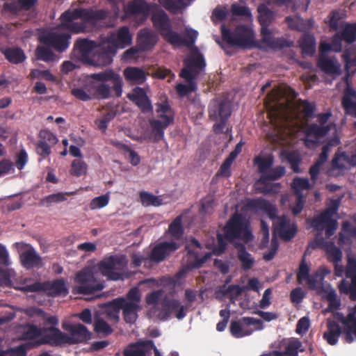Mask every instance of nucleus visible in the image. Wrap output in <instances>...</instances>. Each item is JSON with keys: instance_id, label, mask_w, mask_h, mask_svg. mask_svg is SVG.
<instances>
[{"instance_id": "nucleus-1", "label": "nucleus", "mask_w": 356, "mask_h": 356, "mask_svg": "<svg viewBox=\"0 0 356 356\" xmlns=\"http://www.w3.org/2000/svg\"><path fill=\"white\" fill-rule=\"evenodd\" d=\"M327 209L319 215L307 218L306 222L317 232L312 247L323 249L327 253L328 260L334 263V241H327L323 237L324 230L327 238L334 234V197H330Z\"/></svg>"}, {"instance_id": "nucleus-2", "label": "nucleus", "mask_w": 356, "mask_h": 356, "mask_svg": "<svg viewBox=\"0 0 356 356\" xmlns=\"http://www.w3.org/2000/svg\"><path fill=\"white\" fill-rule=\"evenodd\" d=\"M245 206L248 211H261L266 213L270 219L275 220L273 222L274 232L282 239L289 241L296 236L297 227L294 224L290 223V220L286 216L277 217V208L269 201L262 197L248 199Z\"/></svg>"}, {"instance_id": "nucleus-3", "label": "nucleus", "mask_w": 356, "mask_h": 356, "mask_svg": "<svg viewBox=\"0 0 356 356\" xmlns=\"http://www.w3.org/2000/svg\"><path fill=\"white\" fill-rule=\"evenodd\" d=\"M154 26L159 31L162 38L169 44L173 46L193 45L197 38L198 33L192 29H186L185 37H181L177 32L172 30V26L168 14L163 10H160L152 17Z\"/></svg>"}, {"instance_id": "nucleus-4", "label": "nucleus", "mask_w": 356, "mask_h": 356, "mask_svg": "<svg viewBox=\"0 0 356 356\" xmlns=\"http://www.w3.org/2000/svg\"><path fill=\"white\" fill-rule=\"evenodd\" d=\"M257 11L259 13L258 21L261 26V42L264 44L265 47L273 49H282L285 47H291L293 46V41L287 40L283 37H273V31L269 28V26L276 19L277 14L275 11L270 9L264 3L260 4L258 6Z\"/></svg>"}, {"instance_id": "nucleus-5", "label": "nucleus", "mask_w": 356, "mask_h": 356, "mask_svg": "<svg viewBox=\"0 0 356 356\" xmlns=\"http://www.w3.org/2000/svg\"><path fill=\"white\" fill-rule=\"evenodd\" d=\"M222 40L230 47L242 49H252L257 47L264 49V44L255 40L253 29L246 24H239L233 31L227 29L225 25L220 27Z\"/></svg>"}, {"instance_id": "nucleus-6", "label": "nucleus", "mask_w": 356, "mask_h": 356, "mask_svg": "<svg viewBox=\"0 0 356 356\" xmlns=\"http://www.w3.org/2000/svg\"><path fill=\"white\" fill-rule=\"evenodd\" d=\"M217 238L220 247L224 250L226 246L225 240L232 243L236 239H240L248 243L252 240L253 235L249 229L248 222L243 216L234 213L225 224L224 234H218Z\"/></svg>"}, {"instance_id": "nucleus-7", "label": "nucleus", "mask_w": 356, "mask_h": 356, "mask_svg": "<svg viewBox=\"0 0 356 356\" xmlns=\"http://www.w3.org/2000/svg\"><path fill=\"white\" fill-rule=\"evenodd\" d=\"M184 65L179 76L187 82L188 85L178 83L176 86V91L180 97H184L197 90L195 79L204 70L206 63L203 55L198 54L184 60Z\"/></svg>"}, {"instance_id": "nucleus-8", "label": "nucleus", "mask_w": 356, "mask_h": 356, "mask_svg": "<svg viewBox=\"0 0 356 356\" xmlns=\"http://www.w3.org/2000/svg\"><path fill=\"white\" fill-rule=\"evenodd\" d=\"M232 102L225 97H217L211 101L209 106V118L213 121H219L213 126L215 134L223 132L225 124L232 114Z\"/></svg>"}, {"instance_id": "nucleus-9", "label": "nucleus", "mask_w": 356, "mask_h": 356, "mask_svg": "<svg viewBox=\"0 0 356 356\" xmlns=\"http://www.w3.org/2000/svg\"><path fill=\"white\" fill-rule=\"evenodd\" d=\"M74 280L79 285L72 288L74 294H92L102 291L104 287L103 284L97 281L92 270L89 267H85L79 271Z\"/></svg>"}, {"instance_id": "nucleus-10", "label": "nucleus", "mask_w": 356, "mask_h": 356, "mask_svg": "<svg viewBox=\"0 0 356 356\" xmlns=\"http://www.w3.org/2000/svg\"><path fill=\"white\" fill-rule=\"evenodd\" d=\"M15 289L24 293L44 292L49 296L52 297L68 293V290L63 279H57L53 282H35L31 284L16 286Z\"/></svg>"}, {"instance_id": "nucleus-11", "label": "nucleus", "mask_w": 356, "mask_h": 356, "mask_svg": "<svg viewBox=\"0 0 356 356\" xmlns=\"http://www.w3.org/2000/svg\"><path fill=\"white\" fill-rule=\"evenodd\" d=\"M285 168L282 165L271 167L266 175H261L257 181L256 185H261L259 188V191L265 195L278 193L281 188V184L280 183L271 184L270 181L280 179L285 175Z\"/></svg>"}, {"instance_id": "nucleus-12", "label": "nucleus", "mask_w": 356, "mask_h": 356, "mask_svg": "<svg viewBox=\"0 0 356 356\" xmlns=\"http://www.w3.org/2000/svg\"><path fill=\"white\" fill-rule=\"evenodd\" d=\"M126 264L122 257L111 256L101 261L98 265L101 273L109 280H123L127 276L124 273L116 272L114 270L119 269L118 267H124Z\"/></svg>"}, {"instance_id": "nucleus-13", "label": "nucleus", "mask_w": 356, "mask_h": 356, "mask_svg": "<svg viewBox=\"0 0 356 356\" xmlns=\"http://www.w3.org/2000/svg\"><path fill=\"white\" fill-rule=\"evenodd\" d=\"M62 327L68 332L66 333V338L69 345L85 343L92 338V333L81 323H65L62 324Z\"/></svg>"}, {"instance_id": "nucleus-14", "label": "nucleus", "mask_w": 356, "mask_h": 356, "mask_svg": "<svg viewBox=\"0 0 356 356\" xmlns=\"http://www.w3.org/2000/svg\"><path fill=\"white\" fill-rule=\"evenodd\" d=\"M116 53L115 47L111 45L108 42L106 41L102 44L98 43L89 65L96 67L108 65L113 62V58Z\"/></svg>"}, {"instance_id": "nucleus-15", "label": "nucleus", "mask_w": 356, "mask_h": 356, "mask_svg": "<svg viewBox=\"0 0 356 356\" xmlns=\"http://www.w3.org/2000/svg\"><path fill=\"white\" fill-rule=\"evenodd\" d=\"M202 249L200 243L195 238H193L190 243L186 245V250L187 254L184 258V261L186 263V266L188 269L199 268L203 264H204L210 256V254L207 253L202 257L199 256V251L195 250Z\"/></svg>"}, {"instance_id": "nucleus-16", "label": "nucleus", "mask_w": 356, "mask_h": 356, "mask_svg": "<svg viewBox=\"0 0 356 356\" xmlns=\"http://www.w3.org/2000/svg\"><path fill=\"white\" fill-rule=\"evenodd\" d=\"M42 337L34 341L33 347H37L42 344H48L51 346H60L67 344L66 333L60 331L56 327H49L43 329Z\"/></svg>"}, {"instance_id": "nucleus-17", "label": "nucleus", "mask_w": 356, "mask_h": 356, "mask_svg": "<svg viewBox=\"0 0 356 356\" xmlns=\"http://www.w3.org/2000/svg\"><path fill=\"white\" fill-rule=\"evenodd\" d=\"M259 325L257 330L263 328L262 322L259 319L252 317H243L238 321H232L230 324V333L235 338H241L250 335L253 332L252 329H245V326Z\"/></svg>"}, {"instance_id": "nucleus-18", "label": "nucleus", "mask_w": 356, "mask_h": 356, "mask_svg": "<svg viewBox=\"0 0 356 356\" xmlns=\"http://www.w3.org/2000/svg\"><path fill=\"white\" fill-rule=\"evenodd\" d=\"M97 42L87 38H79L74 43L72 56L81 60L83 63L89 65L91 62L90 56L92 51L97 47Z\"/></svg>"}, {"instance_id": "nucleus-19", "label": "nucleus", "mask_w": 356, "mask_h": 356, "mask_svg": "<svg viewBox=\"0 0 356 356\" xmlns=\"http://www.w3.org/2000/svg\"><path fill=\"white\" fill-rule=\"evenodd\" d=\"M341 334L347 343H352L356 340V307L350 312L346 319L343 321V330L341 332L340 327L335 323V338ZM337 339H335V343Z\"/></svg>"}, {"instance_id": "nucleus-20", "label": "nucleus", "mask_w": 356, "mask_h": 356, "mask_svg": "<svg viewBox=\"0 0 356 356\" xmlns=\"http://www.w3.org/2000/svg\"><path fill=\"white\" fill-rule=\"evenodd\" d=\"M329 126H319L316 123L306 124L305 128V145L307 147H314L320 143L321 138L330 131Z\"/></svg>"}, {"instance_id": "nucleus-21", "label": "nucleus", "mask_w": 356, "mask_h": 356, "mask_svg": "<svg viewBox=\"0 0 356 356\" xmlns=\"http://www.w3.org/2000/svg\"><path fill=\"white\" fill-rule=\"evenodd\" d=\"M71 35L66 33L50 32L41 38L44 44L54 49L58 52L65 51L70 46Z\"/></svg>"}, {"instance_id": "nucleus-22", "label": "nucleus", "mask_w": 356, "mask_h": 356, "mask_svg": "<svg viewBox=\"0 0 356 356\" xmlns=\"http://www.w3.org/2000/svg\"><path fill=\"white\" fill-rule=\"evenodd\" d=\"M92 79L100 81H111L113 84L112 89L116 97H120L122 92V79L119 74L115 73L113 70H106L99 73H94L90 75Z\"/></svg>"}, {"instance_id": "nucleus-23", "label": "nucleus", "mask_w": 356, "mask_h": 356, "mask_svg": "<svg viewBox=\"0 0 356 356\" xmlns=\"http://www.w3.org/2000/svg\"><path fill=\"white\" fill-rule=\"evenodd\" d=\"M179 248V244L175 241L161 242L152 250L149 256V260L156 264L160 263Z\"/></svg>"}, {"instance_id": "nucleus-24", "label": "nucleus", "mask_w": 356, "mask_h": 356, "mask_svg": "<svg viewBox=\"0 0 356 356\" xmlns=\"http://www.w3.org/2000/svg\"><path fill=\"white\" fill-rule=\"evenodd\" d=\"M161 119H150L151 138L154 143H159L164 139L165 130L174 122L173 117L162 115Z\"/></svg>"}, {"instance_id": "nucleus-25", "label": "nucleus", "mask_w": 356, "mask_h": 356, "mask_svg": "<svg viewBox=\"0 0 356 356\" xmlns=\"http://www.w3.org/2000/svg\"><path fill=\"white\" fill-rule=\"evenodd\" d=\"M328 301V307L323 312L332 313L331 316L326 320L325 325L327 331L323 334V339L332 346L334 345V290L331 289L324 297Z\"/></svg>"}, {"instance_id": "nucleus-26", "label": "nucleus", "mask_w": 356, "mask_h": 356, "mask_svg": "<svg viewBox=\"0 0 356 356\" xmlns=\"http://www.w3.org/2000/svg\"><path fill=\"white\" fill-rule=\"evenodd\" d=\"M127 97L138 107L143 113H148L153 111L152 102L143 88L140 87L135 88L132 93L128 94Z\"/></svg>"}, {"instance_id": "nucleus-27", "label": "nucleus", "mask_w": 356, "mask_h": 356, "mask_svg": "<svg viewBox=\"0 0 356 356\" xmlns=\"http://www.w3.org/2000/svg\"><path fill=\"white\" fill-rule=\"evenodd\" d=\"M154 343L152 340L129 344L124 350V356H152Z\"/></svg>"}, {"instance_id": "nucleus-28", "label": "nucleus", "mask_w": 356, "mask_h": 356, "mask_svg": "<svg viewBox=\"0 0 356 356\" xmlns=\"http://www.w3.org/2000/svg\"><path fill=\"white\" fill-rule=\"evenodd\" d=\"M115 305L122 310V314L124 321L127 323H134L138 317V313L141 310V306L135 303L127 302L124 298L120 297L118 300L115 301Z\"/></svg>"}, {"instance_id": "nucleus-29", "label": "nucleus", "mask_w": 356, "mask_h": 356, "mask_svg": "<svg viewBox=\"0 0 356 356\" xmlns=\"http://www.w3.org/2000/svg\"><path fill=\"white\" fill-rule=\"evenodd\" d=\"M341 31L335 33V52L341 51V44L338 39L345 41L348 44L356 41V22H345L341 24Z\"/></svg>"}, {"instance_id": "nucleus-30", "label": "nucleus", "mask_w": 356, "mask_h": 356, "mask_svg": "<svg viewBox=\"0 0 356 356\" xmlns=\"http://www.w3.org/2000/svg\"><path fill=\"white\" fill-rule=\"evenodd\" d=\"M111 45L115 47V49H124L129 46L132 42V35L127 26H121L116 33L112 34L107 40Z\"/></svg>"}, {"instance_id": "nucleus-31", "label": "nucleus", "mask_w": 356, "mask_h": 356, "mask_svg": "<svg viewBox=\"0 0 356 356\" xmlns=\"http://www.w3.org/2000/svg\"><path fill=\"white\" fill-rule=\"evenodd\" d=\"M77 19L72 11L67 10L60 15L58 26L75 33L83 32L86 29L85 22H74Z\"/></svg>"}, {"instance_id": "nucleus-32", "label": "nucleus", "mask_w": 356, "mask_h": 356, "mask_svg": "<svg viewBox=\"0 0 356 356\" xmlns=\"http://www.w3.org/2000/svg\"><path fill=\"white\" fill-rule=\"evenodd\" d=\"M158 35L152 30L144 29L139 31L137 37V47L140 51H149L156 44Z\"/></svg>"}, {"instance_id": "nucleus-33", "label": "nucleus", "mask_w": 356, "mask_h": 356, "mask_svg": "<svg viewBox=\"0 0 356 356\" xmlns=\"http://www.w3.org/2000/svg\"><path fill=\"white\" fill-rule=\"evenodd\" d=\"M75 17L83 19L84 22L93 20L104 19L108 15V12L105 10H94L92 9L78 8L72 11Z\"/></svg>"}, {"instance_id": "nucleus-34", "label": "nucleus", "mask_w": 356, "mask_h": 356, "mask_svg": "<svg viewBox=\"0 0 356 356\" xmlns=\"http://www.w3.org/2000/svg\"><path fill=\"white\" fill-rule=\"evenodd\" d=\"M0 52L12 64L22 63L26 58L24 51L18 47H1Z\"/></svg>"}, {"instance_id": "nucleus-35", "label": "nucleus", "mask_w": 356, "mask_h": 356, "mask_svg": "<svg viewBox=\"0 0 356 356\" xmlns=\"http://www.w3.org/2000/svg\"><path fill=\"white\" fill-rule=\"evenodd\" d=\"M20 261L26 269H31L42 266V258L33 248L27 249L20 254Z\"/></svg>"}, {"instance_id": "nucleus-36", "label": "nucleus", "mask_w": 356, "mask_h": 356, "mask_svg": "<svg viewBox=\"0 0 356 356\" xmlns=\"http://www.w3.org/2000/svg\"><path fill=\"white\" fill-rule=\"evenodd\" d=\"M179 300L165 296L161 301V308L158 314L160 320H168L179 307Z\"/></svg>"}, {"instance_id": "nucleus-37", "label": "nucleus", "mask_w": 356, "mask_h": 356, "mask_svg": "<svg viewBox=\"0 0 356 356\" xmlns=\"http://www.w3.org/2000/svg\"><path fill=\"white\" fill-rule=\"evenodd\" d=\"M302 342L298 339H292L284 351L273 350L270 353V356H298V352H303Z\"/></svg>"}, {"instance_id": "nucleus-38", "label": "nucleus", "mask_w": 356, "mask_h": 356, "mask_svg": "<svg viewBox=\"0 0 356 356\" xmlns=\"http://www.w3.org/2000/svg\"><path fill=\"white\" fill-rule=\"evenodd\" d=\"M124 76L127 81L136 83H143L146 80L145 71L137 67H128L124 70Z\"/></svg>"}, {"instance_id": "nucleus-39", "label": "nucleus", "mask_w": 356, "mask_h": 356, "mask_svg": "<svg viewBox=\"0 0 356 356\" xmlns=\"http://www.w3.org/2000/svg\"><path fill=\"white\" fill-rule=\"evenodd\" d=\"M235 247L238 249V259L241 263V268L244 270H249L254 264V258L246 251L243 244L236 243Z\"/></svg>"}, {"instance_id": "nucleus-40", "label": "nucleus", "mask_w": 356, "mask_h": 356, "mask_svg": "<svg viewBox=\"0 0 356 356\" xmlns=\"http://www.w3.org/2000/svg\"><path fill=\"white\" fill-rule=\"evenodd\" d=\"M330 273V270L325 267L319 268L314 274L310 275L306 280L309 289L313 290L320 289L323 285V279Z\"/></svg>"}, {"instance_id": "nucleus-41", "label": "nucleus", "mask_w": 356, "mask_h": 356, "mask_svg": "<svg viewBox=\"0 0 356 356\" xmlns=\"http://www.w3.org/2000/svg\"><path fill=\"white\" fill-rule=\"evenodd\" d=\"M92 99H105L111 97L112 87L105 83L100 84L90 83Z\"/></svg>"}, {"instance_id": "nucleus-42", "label": "nucleus", "mask_w": 356, "mask_h": 356, "mask_svg": "<svg viewBox=\"0 0 356 356\" xmlns=\"http://www.w3.org/2000/svg\"><path fill=\"white\" fill-rule=\"evenodd\" d=\"M285 22L287 24L288 27L291 30L304 31L308 28V24L310 22V21L305 22L300 17L296 15L294 17H286L285 18Z\"/></svg>"}, {"instance_id": "nucleus-43", "label": "nucleus", "mask_w": 356, "mask_h": 356, "mask_svg": "<svg viewBox=\"0 0 356 356\" xmlns=\"http://www.w3.org/2000/svg\"><path fill=\"white\" fill-rule=\"evenodd\" d=\"M273 163L274 159L272 156L267 157L258 156L254 159V163L257 166L258 172L261 175H266L273 166Z\"/></svg>"}, {"instance_id": "nucleus-44", "label": "nucleus", "mask_w": 356, "mask_h": 356, "mask_svg": "<svg viewBox=\"0 0 356 356\" xmlns=\"http://www.w3.org/2000/svg\"><path fill=\"white\" fill-rule=\"evenodd\" d=\"M348 277L351 278L350 283L343 280L339 284V289L341 293L349 295L350 298L355 300H356V275Z\"/></svg>"}, {"instance_id": "nucleus-45", "label": "nucleus", "mask_w": 356, "mask_h": 356, "mask_svg": "<svg viewBox=\"0 0 356 356\" xmlns=\"http://www.w3.org/2000/svg\"><path fill=\"white\" fill-rule=\"evenodd\" d=\"M181 222L182 216L179 215L169 225L168 232L174 239L179 240L183 236L184 228Z\"/></svg>"}, {"instance_id": "nucleus-46", "label": "nucleus", "mask_w": 356, "mask_h": 356, "mask_svg": "<svg viewBox=\"0 0 356 356\" xmlns=\"http://www.w3.org/2000/svg\"><path fill=\"white\" fill-rule=\"evenodd\" d=\"M342 58L345 63L346 74L344 77L352 79V76L356 72V56L352 58L350 53L346 51L342 54Z\"/></svg>"}, {"instance_id": "nucleus-47", "label": "nucleus", "mask_w": 356, "mask_h": 356, "mask_svg": "<svg viewBox=\"0 0 356 356\" xmlns=\"http://www.w3.org/2000/svg\"><path fill=\"white\" fill-rule=\"evenodd\" d=\"M300 45L305 55L312 56L316 51V42L313 35H305L300 40Z\"/></svg>"}, {"instance_id": "nucleus-48", "label": "nucleus", "mask_w": 356, "mask_h": 356, "mask_svg": "<svg viewBox=\"0 0 356 356\" xmlns=\"http://www.w3.org/2000/svg\"><path fill=\"white\" fill-rule=\"evenodd\" d=\"M147 11V6L146 2L140 0H134L129 2L126 8V12L129 15H139Z\"/></svg>"}, {"instance_id": "nucleus-49", "label": "nucleus", "mask_w": 356, "mask_h": 356, "mask_svg": "<svg viewBox=\"0 0 356 356\" xmlns=\"http://www.w3.org/2000/svg\"><path fill=\"white\" fill-rule=\"evenodd\" d=\"M94 330L96 333L104 337L110 335L113 332L111 326L103 318H98L94 323Z\"/></svg>"}, {"instance_id": "nucleus-50", "label": "nucleus", "mask_w": 356, "mask_h": 356, "mask_svg": "<svg viewBox=\"0 0 356 356\" xmlns=\"http://www.w3.org/2000/svg\"><path fill=\"white\" fill-rule=\"evenodd\" d=\"M118 300V298L113 300L111 302H109L107 304V309L106 310V315L108 320L111 321H113L114 323H118L120 319V312L121 310L117 305L115 304V301Z\"/></svg>"}, {"instance_id": "nucleus-51", "label": "nucleus", "mask_w": 356, "mask_h": 356, "mask_svg": "<svg viewBox=\"0 0 356 356\" xmlns=\"http://www.w3.org/2000/svg\"><path fill=\"white\" fill-rule=\"evenodd\" d=\"M72 95L76 99L87 102L92 99V90L90 85H87L85 88H75L71 90Z\"/></svg>"}, {"instance_id": "nucleus-52", "label": "nucleus", "mask_w": 356, "mask_h": 356, "mask_svg": "<svg viewBox=\"0 0 356 356\" xmlns=\"http://www.w3.org/2000/svg\"><path fill=\"white\" fill-rule=\"evenodd\" d=\"M140 198L142 204L144 206H155L158 207L162 204V200L159 197L150 194L145 191L140 193Z\"/></svg>"}, {"instance_id": "nucleus-53", "label": "nucleus", "mask_w": 356, "mask_h": 356, "mask_svg": "<svg viewBox=\"0 0 356 356\" xmlns=\"http://www.w3.org/2000/svg\"><path fill=\"white\" fill-rule=\"evenodd\" d=\"M343 80L346 83V88L342 99L343 106L352 102V99H356V91L351 87V79H348V77H344Z\"/></svg>"}, {"instance_id": "nucleus-54", "label": "nucleus", "mask_w": 356, "mask_h": 356, "mask_svg": "<svg viewBox=\"0 0 356 356\" xmlns=\"http://www.w3.org/2000/svg\"><path fill=\"white\" fill-rule=\"evenodd\" d=\"M215 198L213 195H209L201 200L200 213L204 215L211 214L213 211Z\"/></svg>"}, {"instance_id": "nucleus-55", "label": "nucleus", "mask_w": 356, "mask_h": 356, "mask_svg": "<svg viewBox=\"0 0 356 356\" xmlns=\"http://www.w3.org/2000/svg\"><path fill=\"white\" fill-rule=\"evenodd\" d=\"M87 165L81 159H75L71 164L70 174L75 177H81L86 173Z\"/></svg>"}, {"instance_id": "nucleus-56", "label": "nucleus", "mask_w": 356, "mask_h": 356, "mask_svg": "<svg viewBox=\"0 0 356 356\" xmlns=\"http://www.w3.org/2000/svg\"><path fill=\"white\" fill-rule=\"evenodd\" d=\"M29 77L31 79H43L46 81L51 82L56 81V77L54 74H52L49 70H32L29 75Z\"/></svg>"}, {"instance_id": "nucleus-57", "label": "nucleus", "mask_w": 356, "mask_h": 356, "mask_svg": "<svg viewBox=\"0 0 356 356\" xmlns=\"http://www.w3.org/2000/svg\"><path fill=\"white\" fill-rule=\"evenodd\" d=\"M317 65L325 73H334V61L329 59L327 55H319Z\"/></svg>"}, {"instance_id": "nucleus-58", "label": "nucleus", "mask_w": 356, "mask_h": 356, "mask_svg": "<svg viewBox=\"0 0 356 356\" xmlns=\"http://www.w3.org/2000/svg\"><path fill=\"white\" fill-rule=\"evenodd\" d=\"M66 193H57L49 195L40 200L41 205L49 207L54 203H59L66 200Z\"/></svg>"}, {"instance_id": "nucleus-59", "label": "nucleus", "mask_w": 356, "mask_h": 356, "mask_svg": "<svg viewBox=\"0 0 356 356\" xmlns=\"http://www.w3.org/2000/svg\"><path fill=\"white\" fill-rule=\"evenodd\" d=\"M50 47H38L36 49V56L38 59L49 62L54 60L55 55L50 49Z\"/></svg>"}, {"instance_id": "nucleus-60", "label": "nucleus", "mask_w": 356, "mask_h": 356, "mask_svg": "<svg viewBox=\"0 0 356 356\" xmlns=\"http://www.w3.org/2000/svg\"><path fill=\"white\" fill-rule=\"evenodd\" d=\"M299 107L306 118H312L314 117V111L316 106L314 103H311L307 100H300L299 102Z\"/></svg>"}, {"instance_id": "nucleus-61", "label": "nucleus", "mask_w": 356, "mask_h": 356, "mask_svg": "<svg viewBox=\"0 0 356 356\" xmlns=\"http://www.w3.org/2000/svg\"><path fill=\"white\" fill-rule=\"evenodd\" d=\"M116 113L115 111H109L104 113L102 118L95 121L97 127L104 131L108 127V123L115 118Z\"/></svg>"}, {"instance_id": "nucleus-62", "label": "nucleus", "mask_w": 356, "mask_h": 356, "mask_svg": "<svg viewBox=\"0 0 356 356\" xmlns=\"http://www.w3.org/2000/svg\"><path fill=\"white\" fill-rule=\"evenodd\" d=\"M156 111L158 115V118L161 119L162 115H165L168 117H173L174 118V113L172 111V108L168 102H165L163 103H157L156 104Z\"/></svg>"}, {"instance_id": "nucleus-63", "label": "nucleus", "mask_w": 356, "mask_h": 356, "mask_svg": "<svg viewBox=\"0 0 356 356\" xmlns=\"http://www.w3.org/2000/svg\"><path fill=\"white\" fill-rule=\"evenodd\" d=\"M109 202V195L108 194L96 197L92 200L90 203L91 209H97L106 207Z\"/></svg>"}, {"instance_id": "nucleus-64", "label": "nucleus", "mask_w": 356, "mask_h": 356, "mask_svg": "<svg viewBox=\"0 0 356 356\" xmlns=\"http://www.w3.org/2000/svg\"><path fill=\"white\" fill-rule=\"evenodd\" d=\"M124 300L127 302L135 303L138 305H140L141 296L138 288H131L127 294Z\"/></svg>"}]
</instances>
